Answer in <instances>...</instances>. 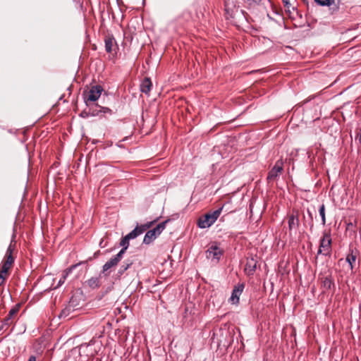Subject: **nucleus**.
<instances>
[{
  "label": "nucleus",
  "mask_w": 361,
  "mask_h": 361,
  "mask_svg": "<svg viewBox=\"0 0 361 361\" xmlns=\"http://www.w3.org/2000/svg\"><path fill=\"white\" fill-rule=\"evenodd\" d=\"M27 361H36V357L35 355H31Z\"/></svg>",
  "instance_id": "obj_41"
},
{
  "label": "nucleus",
  "mask_w": 361,
  "mask_h": 361,
  "mask_svg": "<svg viewBox=\"0 0 361 361\" xmlns=\"http://www.w3.org/2000/svg\"><path fill=\"white\" fill-rule=\"evenodd\" d=\"M92 259V257H89V259L86 261H82L79 263H77V264H73L71 265L69 268H68L67 269H66L63 274H62V276L61 277V279H59V282H58V284H57V286L56 287H59L61 286V285H63L66 279V278L68 277V276L73 271V269H75L76 267H78V266L81 265V264H86L89 260H91Z\"/></svg>",
  "instance_id": "obj_7"
},
{
  "label": "nucleus",
  "mask_w": 361,
  "mask_h": 361,
  "mask_svg": "<svg viewBox=\"0 0 361 361\" xmlns=\"http://www.w3.org/2000/svg\"><path fill=\"white\" fill-rule=\"evenodd\" d=\"M96 112H98V114L99 113L111 114L112 110L108 107L99 106V110L97 111Z\"/></svg>",
  "instance_id": "obj_28"
},
{
  "label": "nucleus",
  "mask_w": 361,
  "mask_h": 361,
  "mask_svg": "<svg viewBox=\"0 0 361 361\" xmlns=\"http://www.w3.org/2000/svg\"><path fill=\"white\" fill-rule=\"evenodd\" d=\"M240 12H241V13H242L243 16L245 15V12L243 10H241V11H240Z\"/></svg>",
  "instance_id": "obj_42"
},
{
  "label": "nucleus",
  "mask_w": 361,
  "mask_h": 361,
  "mask_svg": "<svg viewBox=\"0 0 361 361\" xmlns=\"http://www.w3.org/2000/svg\"><path fill=\"white\" fill-rule=\"evenodd\" d=\"M129 239L125 236L123 237L120 243V245L122 246V249L127 250L129 246Z\"/></svg>",
  "instance_id": "obj_25"
},
{
  "label": "nucleus",
  "mask_w": 361,
  "mask_h": 361,
  "mask_svg": "<svg viewBox=\"0 0 361 361\" xmlns=\"http://www.w3.org/2000/svg\"><path fill=\"white\" fill-rule=\"evenodd\" d=\"M244 289V284L240 283L238 286H235L234 289L232 291L230 300L233 304H237L239 302V298L241 293H243Z\"/></svg>",
  "instance_id": "obj_10"
},
{
  "label": "nucleus",
  "mask_w": 361,
  "mask_h": 361,
  "mask_svg": "<svg viewBox=\"0 0 361 361\" xmlns=\"http://www.w3.org/2000/svg\"><path fill=\"white\" fill-rule=\"evenodd\" d=\"M224 11L226 19L233 18L235 13L238 11L235 0H225Z\"/></svg>",
  "instance_id": "obj_4"
},
{
  "label": "nucleus",
  "mask_w": 361,
  "mask_h": 361,
  "mask_svg": "<svg viewBox=\"0 0 361 361\" xmlns=\"http://www.w3.org/2000/svg\"><path fill=\"white\" fill-rule=\"evenodd\" d=\"M105 50L107 53H111L113 50L114 43L116 44L113 35H107L104 39Z\"/></svg>",
  "instance_id": "obj_16"
},
{
  "label": "nucleus",
  "mask_w": 361,
  "mask_h": 361,
  "mask_svg": "<svg viewBox=\"0 0 361 361\" xmlns=\"http://www.w3.org/2000/svg\"><path fill=\"white\" fill-rule=\"evenodd\" d=\"M126 250L124 249H121L118 253H117L116 255L113 256L114 257V259H116L118 262L121 260V259L123 258V255L125 254L126 252Z\"/></svg>",
  "instance_id": "obj_27"
},
{
  "label": "nucleus",
  "mask_w": 361,
  "mask_h": 361,
  "mask_svg": "<svg viewBox=\"0 0 361 361\" xmlns=\"http://www.w3.org/2000/svg\"><path fill=\"white\" fill-rule=\"evenodd\" d=\"M133 264V261L130 259L125 260L122 264L120 266L116 274L114 275L115 279H120L121 276L124 274L126 271H127Z\"/></svg>",
  "instance_id": "obj_12"
},
{
  "label": "nucleus",
  "mask_w": 361,
  "mask_h": 361,
  "mask_svg": "<svg viewBox=\"0 0 361 361\" xmlns=\"http://www.w3.org/2000/svg\"><path fill=\"white\" fill-rule=\"evenodd\" d=\"M333 284L332 279L328 276L322 281V286L324 289L328 290Z\"/></svg>",
  "instance_id": "obj_22"
},
{
  "label": "nucleus",
  "mask_w": 361,
  "mask_h": 361,
  "mask_svg": "<svg viewBox=\"0 0 361 361\" xmlns=\"http://www.w3.org/2000/svg\"><path fill=\"white\" fill-rule=\"evenodd\" d=\"M223 209H224V206L220 207V208H219L218 209H216L215 211L209 212L215 221L217 220V219L220 216Z\"/></svg>",
  "instance_id": "obj_24"
},
{
  "label": "nucleus",
  "mask_w": 361,
  "mask_h": 361,
  "mask_svg": "<svg viewBox=\"0 0 361 361\" xmlns=\"http://www.w3.org/2000/svg\"><path fill=\"white\" fill-rule=\"evenodd\" d=\"M13 250H14V247L11 244H10L7 248L6 255H12Z\"/></svg>",
  "instance_id": "obj_36"
},
{
  "label": "nucleus",
  "mask_w": 361,
  "mask_h": 361,
  "mask_svg": "<svg viewBox=\"0 0 361 361\" xmlns=\"http://www.w3.org/2000/svg\"><path fill=\"white\" fill-rule=\"evenodd\" d=\"M11 266V264H8L7 262H4L0 268V273H1L3 274H6L8 273V270L10 269Z\"/></svg>",
  "instance_id": "obj_23"
},
{
  "label": "nucleus",
  "mask_w": 361,
  "mask_h": 361,
  "mask_svg": "<svg viewBox=\"0 0 361 361\" xmlns=\"http://www.w3.org/2000/svg\"><path fill=\"white\" fill-rule=\"evenodd\" d=\"M319 214L322 217V224L324 225L325 224V207H324V204H322L319 207Z\"/></svg>",
  "instance_id": "obj_30"
},
{
  "label": "nucleus",
  "mask_w": 361,
  "mask_h": 361,
  "mask_svg": "<svg viewBox=\"0 0 361 361\" xmlns=\"http://www.w3.org/2000/svg\"><path fill=\"white\" fill-rule=\"evenodd\" d=\"M307 154L308 156V158L310 159V162L312 161V159L314 158V154L312 152V149H308L307 152Z\"/></svg>",
  "instance_id": "obj_37"
},
{
  "label": "nucleus",
  "mask_w": 361,
  "mask_h": 361,
  "mask_svg": "<svg viewBox=\"0 0 361 361\" xmlns=\"http://www.w3.org/2000/svg\"><path fill=\"white\" fill-rule=\"evenodd\" d=\"M160 217H157L156 219H154V221H150V222H148L147 224H145V226L146 228V229H148L149 228H150L152 226V225L156 222L157 221H158Z\"/></svg>",
  "instance_id": "obj_35"
},
{
  "label": "nucleus",
  "mask_w": 361,
  "mask_h": 361,
  "mask_svg": "<svg viewBox=\"0 0 361 361\" xmlns=\"http://www.w3.org/2000/svg\"><path fill=\"white\" fill-rule=\"evenodd\" d=\"M98 115V112H95L94 111H92V112H87L86 111H83L81 114H80V116L83 118H87L89 116H97Z\"/></svg>",
  "instance_id": "obj_29"
},
{
  "label": "nucleus",
  "mask_w": 361,
  "mask_h": 361,
  "mask_svg": "<svg viewBox=\"0 0 361 361\" xmlns=\"http://www.w3.org/2000/svg\"><path fill=\"white\" fill-rule=\"evenodd\" d=\"M102 274H103L101 272L98 276L92 277L87 281H86V285L92 290L99 288L102 284Z\"/></svg>",
  "instance_id": "obj_13"
},
{
  "label": "nucleus",
  "mask_w": 361,
  "mask_h": 361,
  "mask_svg": "<svg viewBox=\"0 0 361 361\" xmlns=\"http://www.w3.org/2000/svg\"><path fill=\"white\" fill-rule=\"evenodd\" d=\"M214 223V219L209 212L199 219L197 225L200 228H206L210 227Z\"/></svg>",
  "instance_id": "obj_8"
},
{
  "label": "nucleus",
  "mask_w": 361,
  "mask_h": 361,
  "mask_svg": "<svg viewBox=\"0 0 361 361\" xmlns=\"http://www.w3.org/2000/svg\"><path fill=\"white\" fill-rule=\"evenodd\" d=\"M11 318L8 317V316L3 320L2 322V325L4 326H9L10 324H11Z\"/></svg>",
  "instance_id": "obj_34"
},
{
  "label": "nucleus",
  "mask_w": 361,
  "mask_h": 361,
  "mask_svg": "<svg viewBox=\"0 0 361 361\" xmlns=\"http://www.w3.org/2000/svg\"><path fill=\"white\" fill-rule=\"evenodd\" d=\"M6 281V276L3 274L0 273V286H2Z\"/></svg>",
  "instance_id": "obj_39"
},
{
  "label": "nucleus",
  "mask_w": 361,
  "mask_h": 361,
  "mask_svg": "<svg viewBox=\"0 0 361 361\" xmlns=\"http://www.w3.org/2000/svg\"><path fill=\"white\" fill-rule=\"evenodd\" d=\"M283 171V162L282 160H278L272 169L269 171L267 180L268 181H274L276 180Z\"/></svg>",
  "instance_id": "obj_3"
},
{
  "label": "nucleus",
  "mask_w": 361,
  "mask_h": 361,
  "mask_svg": "<svg viewBox=\"0 0 361 361\" xmlns=\"http://www.w3.org/2000/svg\"><path fill=\"white\" fill-rule=\"evenodd\" d=\"M282 3L286 12L288 13L290 15L296 12V8L290 4V0H282Z\"/></svg>",
  "instance_id": "obj_19"
},
{
  "label": "nucleus",
  "mask_w": 361,
  "mask_h": 361,
  "mask_svg": "<svg viewBox=\"0 0 361 361\" xmlns=\"http://www.w3.org/2000/svg\"><path fill=\"white\" fill-rule=\"evenodd\" d=\"M317 4L328 6L331 13L338 8V5L336 0H317Z\"/></svg>",
  "instance_id": "obj_14"
},
{
  "label": "nucleus",
  "mask_w": 361,
  "mask_h": 361,
  "mask_svg": "<svg viewBox=\"0 0 361 361\" xmlns=\"http://www.w3.org/2000/svg\"><path fill=\"white\" fill-rule=\"evenodd\" d=\"M18 311V307L16 306L15 307H13L11 308L10 310H9V312H8V317H10L11 319L12 318V317L13 315H15L17 312Z\"/></svg>",
  "instance_id": "obj_33"
},
{
  "label": "nucleus",
  "mask_w": 361,
  "mask_h": 361,
  "mask_svg": "<svg viewBox=\"0 0 361 361\" xmlns=\"http://www.w3.org/2000/svg\"><path fill=\"white\" fill-rule=\"evenodd\" d=\"M119 262L112 257L102 267V273L105 276H109L111 269L118 265Z\"/></svg>",
  "instance_id": "obj_11"
},
{
  "label": "nucleus",
  "mask_w": 361,
  "mask_h": 361,
  "mask_svg": "<svg viewBox=\"0 0 361 361\" xmlns=\"http://www.w3.org/2000/svg\"><path fill=\"white\" fill-rule=\"evenodd\" d=\"M223 255L222 250L216 245H211L206 251V257L207 259H215L217 262Z\"/></svg>",
  "instance_id": "obj_6"
},
{
  "label": "nucleus",
  "mask_w": 361,
  "mask_h": 361,
  "mask_svg": "<svg viewBox=\"0 0 361 361\" xmlns=\"http://www.w3.org/2000/svg\"><path fill=\"white\" fill-rule=\"evenodd\" d=\"M135 228L137 229L139 235L143 233L147 230L144 224L137 225L135 227Z\"/></svg>",
  "instance_id": "obj_32"
},
{
  "label": "nucleus",
  "mask_w": 361,
  "mask_h": 361,
  "mask_svg": "<svg viewBox=\"0 0 361 361\" xmlns=\"http://www.w3.org/2000/svg\"><path fill=\"white\" fill-rule=\"evenodd\" d=\"M75 307L74 300L71 299L66 307L61 310L59 317L65 318L69 316L70 314L75 310Z\"/></svg>",
  "instance_id": "obj_15"
},
{
  "label": "nucleus",
  "mask_w": 361,
  "mask_h": 361,
  "mask_svg": "<svg viewBox=\"0 0 361 361\" xmlns=\"http://www.w3.org/2000/svg\"><path fill=\"white\" fill-rule=\"evenodd\" d=\"M304 218L305 222L308 223L312 228L313 227V214L310 209V208H307V215L304 214Z\"/></svg>",
  "instance_id": "obj_21"
},
{
  "label": "nucleus",
  "mask_w": 361,
  "mask_h": 361,
  "mask_svg": "<svg viewBox=\"0 0 361 361\" xmlns=\"http://www.w3.org/2000/svg\"><path fill=\"white\" fill-rule=\"evenodd\" d=\"M6 260L4 262H7L8 264H11L14 262V258L12 255H5Z\"/></svg>",
  "instance_id": "obj_31"
},
{
  "label": "nucleus",
  "mask_w": 361,
  "mask_h": 361,
  "mask_svg": "<svg viewBox=\"0 0 361 361\" xmlns=\"http://www.w3.org/2000/svg\"><path fill=\"white\" fill-rule=\"evenodd\" d=\"M288 224L289 229V235H291L293 232H296L299 226V219L297 215L294 214L288 216Z\"/></svg>",
  "instance_id": "obj_9"
},
{
  "label": "nucleus",
  "mask_w": 361,
  "mask_h": 361,
  "mask_svg": "<svg viewBox=\"0 0 361 361\" xmlns=\"http://www.w3.org/2000/svg\"><path fill=\"white\" fill-rule=\"evenodd\" d=\"M102 91L103 88L101 85L92 86L85 95V102L97 101L99 98Z\"/></svg>",
  "instance_id": "obj_5"
},
{
  "label": "nucleus",
  "mask_w": 361,
  "mask_h": 361,
  "mask_svg": "<svg viewBox=\"0 0 361 361\" xmlns=\"http://www.w3.org/2000/svg\"><path fill=\"white\" fill-rule=\"evenodd\" d=\"M152 83L149 78H145L140 84V91L142 93L148 94L151 90Z\"/></svg>",
  "instance_id": "obj_17"
},
{
  "label": "nucleus",
  "mask_w": 361,
  "mask_h": 361,
  "mask_svg": "<svg viewBox=\"0 0 361 361\" xmlns=\"http://www.w3.org/2000/svg\"><path fill=\"white\" fill-rule=\"evenodd\" d=\"M139 235L137 229L135 228L131 232L127 234L126 236L129 239H135Z\"/></svg>",
  "instance_id": "obj_26"
},
{
  "label": "nucleus",
  "mask_w": 361,
  "mask_h": 361,
  "mask_svg": "<svg viewBox=\"0 0 361 361\" xmlns=\"http://www.w3.org/2000/svg\"><path fill=\"white\" fill-rule=\"evenodd\" d=\"M309 6L310 4H311L313 7L314 6V4H316V0H303Z\"/></svg>",
  "instance_id": "obj_38"
},
{
  "label": "nucleus",
  "mask_w": 361,
  "mask_h": 361,
  "mask_svg": "<svg viewBox=\"0 0 361 361\" xmlns=\"http://www.w3.org/2000/svg\"><path fill=\"white\" fill-rule=\"evenodd\" d=\"M331 251V238L329 234L325 233L320 241L319 250L317 251L318 254H323L324 255H329Z\"/></svg>",
  "instance_id": "obj_2"
},
{
  "label": "nucleus",
  "mask_w": 361,
  "mask_h": 361,
  "mask_svg": "<svg viewBox=\"0 0 361 361\" xmlns=\"http://www.w3.org/2000/svg\"><path fill=\"white\" fill-rule=\"evenodd\" d=\"M4 326V325H1V326H0V331H1V330L3 329Z\"/></svg>",
  "instance_id": "obj_43"
},
{
  "label": "nucleus",
  "mask_w": 361,
  "mask_h": 361,
  "mask_svg": "<svg viewBox=\"0 0 361 361\" xmlns=\"http://www.w3.org/2000/svg\"><path fill=\"white\" fill-rule=\"evenodd\" d=\"M257 268V262L254 259V258H251L248 259L246 265L245 270L247 271L248 274H253Z\"/></svg>",
  "instance_id": "obj_18"
},
{
  "label": "nucleus",
  "mask_w": 361,
  "mask_h": 361,
  "mask_svg": "<svg viewBox=\"0 0 361 361\" xmlns=\"http://www.w3.org/2000/svg\"><path fill=\"white\" fill-rule=\"evenodd\" d=\"M247 1H248L249 4H251L252 3H255V4L259 3L261 0H247Z\"/></svg>",
  "instance_id": "obj_40"
},
{
  "label": "nucleus",
  "mask_w": 361,
  "mask_h": 361,
  "mask_svg": "<svg viewBox=\"0 0 361 361\" xmlns=\"http://www.w3.org/2000/svg\"><path fill=\"white\" fill-rule=\"evenodd\" d=\"M357 255L355 254L353 251L348 255L346 257V261L349 264V266L350 267V269L353 270L354 267V264L356 262Z\"/></svg>",
  "instance_id": "obj_20"
},
{
  "label": "nucleus",
  "mask_w": 361,
  "mask_h": 361,
  "mask_svg": "<svg viewBox=\"0 0 361 361\" xmlns=\"http://www.w3.org/2000/svg\"><path fill=\"white\" fill-rule=\"evenodd\" d=\"M170 221V219H167L164 221L157 224L153 229L148 231L145 235L143 243L149 245L152 243L162 233L166 228V224Z\"/></svg>",
  "instance_id": "obj_1"
}]
</instances>
